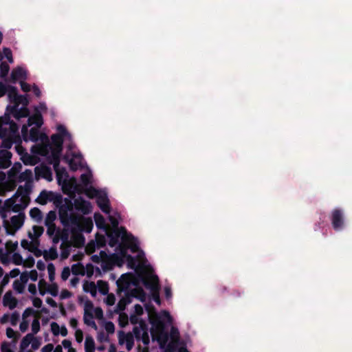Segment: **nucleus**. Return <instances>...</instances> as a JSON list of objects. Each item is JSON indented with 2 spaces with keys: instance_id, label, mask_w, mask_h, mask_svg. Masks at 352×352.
<instances>
[{
  "instance_id": "f257e3e1",
  "label": "nucleus",
  "mask_w": 352,
  "mask_h": 352,
  "mask_svg": "<svg viewBox=\"0 0 352 352\" xmlns=\"http://www.w3.org/2000/svg\"><path fill=\"white\" fill-rule=\"evenodd\" d=\"M57 131V133L51 136L52 144H47L43 147L41 150V154L47 158L48 162L52 164L54 170L57 171L60 165L63 142H68L67 151L64 158L68 162L72 170H76L83 167L82 154L80 152L73 151L75 144L72 142L71 133L63 124L58 125Z\"/></svg>"
},
{
  "instance_id": "f03ea898",
  "label": "nucleus",
  "mask_w": 352,
  "mask_h": 352,
  "mask_svg": "<svg viewBox=\"0 0 352 352\" xmlns=\"http://www.w3.org/2000/svg\"><path fill=\"white\" fill-rule=\"evenodd\" d=\"M142 283L146 288L154 289L159 283L158 276L153 272L133 274L125 273L120 276L116 281L117 294L120 299L113 309H109L110 314H118L119 318L124 314L126 306L136 298L135 287Z\"/></svg>"
},
{
  "instance_id": "7ed1b4c3",
  "label": "nucleus",
  "mask_w": 352,
  "mask_h": 352,
  "mask_svg": "<svg viewBox=\"0 0 352 352\" xmlns=\"http://www.w3.org/2000/svg\"><path fill=\"white\" fill-rule=\"evenodd\" d=\"M108 244L115 250L125 256L128 250L132 253H135L139 249V241L137 238L128 232L124 227L116 228L110 233L107 234Z\"/></svg>"
},
{
  "instance_id": "20e7f679",
  "label": "nucleus",
  "mask_w": 352,
  "mask_h": 352,
  "mask_svg": "<svg viewBox=\"0 0 352 352\" xmlns=\"http://www.w3.org/2000/svg\"><path fill=\"white\" fill-rule=\"evenodd\" d=\"M76 211L87 214L91 211V205L88 201L82 199H76L72 202L71 199L65 198L63 204L59 208L60 219L64 226L67 227L71 224H77L78 217Z\"/></svg>"
},
{
  "instance_id": "39448f33",
  "label": "nucleus",
  "mask_w": 352,
  "mask_h": 352,
  "mask_svg": "<svg viewBox=\"0 0 352 352\" xmlns=\"http://www.w3.org/2000/svg\"><path fill=\"white\" fill-rule=\"evenodd\" d=\"M172 323V318L167 311H162L151 321L149 333L153 342L165 343L169 337L168 327Z\"/></svg>"
},
{
  "instance_id": "423d86ee",
  "label": "nucleus",
  "mask_w": 352,
  "mask_h": 352,
  "mask_svg": "<svg viewBox=\"0 0 352 352\" xmlns=\"http://www.w3.org/2000/svg\"><path fill=\"white\" fill-rule=\"evenodd\" d=\"M118 338L119 344L125 346L128 351L133 347L135 338L137 341H141L147 345L150 342L148 327L144 322H140L138 326L133 327V332L125 333L124 331H119Z\"/></svg>"
},
{
  "instance_id": "0eeeda50",
  "label": "nucleus",
  "mask_w": 352,
  "mask_h": 352,
  "mask_svg": "<svg viewBox=\"0 0 352 352\" xmlns=\"http://www.w3.org/2000/svg\"><path fill=\"white\" fill-rule=\"evenodd\" d=\"M57 219L56 211H49L45 218L44 224L47 227V234L52 239L54 243H58L63 239V231L60 228L57 227L55 221Z\"/></svg>"
},
{
  "instance_id": "6e6552de",
  "label": "nucleus",
  "mask_w": 352,
  "mask_h": 352,
  "mask_svg": "<svg viewBox=\"0 0 352 352\" xmlns=\"http://www.w3.org/2000/svg\"><path fill=\"white\" fill-rule=\"evenodd\" d=\"M103 318V311L99 307H94L91 301H86L84 305L83 320L85 324L87 326L96 329L97 326L95 319H101Z\"/></svg>"
},
{
  "instance_id": "1a4fd4ad",
  "label": "nucleus",
  "mask_w": 352,
  "mask_h": 352,
  "mask_svg": "<svg viewBox=\"0 0 352 352\" xmlns=\"http://www.w3.org/2000/svg\"><path fill=\"white\" fill-rule=\"evenodd\" d=\"M25 206L23 204L22 198L19 195L13 197L6 200L4 206H0V213L3 219L6 218V212H23Z\"/></svg>"
},
{
  "instance_id": "9d476101",
  "label": "nucleus",
  "mask_w": 352,
  "mask_h": 352,
  "mask_svg": "<svg viewBox=\"0 0 352 352\" xmlns=\"http://www.w3.org/2000/svg\"><path fill=\"white\" fill-rule=\"evenodd\" d=\"M36 201L41 205H45L48 202H52L59 208L64 202L61 195L45 190L40 192Z\"/></svg>"
},
{
  "instance_id": "9b49d317",
  "label": "nucleus",
  "mask_w": 352,
  "mask_h": 352,
  "mask_svg": "<svg viewBox=\"0 0 352 352\" xmlns=\"http://www.w3.org/2000/svg\"><path fill=\"white\" fill-rule=\"evenodd\" d=\"M17 131H19V126L10 120L9 113L0 117V138H5L9 133L13 135Z\"/></svg>"
},
{
  "instance_id": "f8f14e48",
  "label": "nucleus",
  "mask_w": 352,
  "mask_h": 352,
  "mask_svg": "<svg viewBox=\"0 0 352 352\" xmlns=\"http://www.w3.org/2000/svg\"><path fill=\"white\" fill-rule=\"evenodd\" d=\"M22 138L25 142H36L41 139L42 134L38 128H31L28 132V126L23 125L21 129Z\"/></svg>"
},
{
  "instance_id": "ddd939ff",
  "label": "nucleus",
  "mask_w": 352,
  "mask_h": 352,
  "mask_svg": "<svg viewBox=\"0 0 352 352\" xmlns=\"http://www.w3.org/2000/svg\"><path fill=\"white\" fill-rule=\"evenodd\" d=\"M95 191V195L96 197V202L98 206L103 212L106 214H109L111 211V207L107 193L99 190Z\"/></svg>"
},
{
  "instance_id": "4468645a",
  "label": "nucleus",
  "mask_w": 352,
  "mask_h": 352,
  "mask_svg": "<svg viewBox=\"0 0 352 352\" xmlns=\"http://www.w3.org/2000/svg\"><path fill=\"white\" fill-rule=\"evenodd\" d=\"M35 177L37 179H44L48 182L53 179V173L52 168L46 165L40 164L34 168Z\"/></svg>"
},
{
  "instance_id": "2eb2a0df",
  "label": "nucleus",
  "mask_w": 352,
  "mask_h": 352,
  "mask_svg": "<svg viewBox=\"0 0 352 352\" xmlns=\"http://www.w3.org/2000/svg\"><path fill=\"white\" fill-rule=\"evenodd\" d=\"M331 223L336 231H340L344 226L343 212L341 209H335L331 213Z\"/></svg>"
},
{
  "instance_id": "dca6fc26",
  "label": "nucleus",
  "mask_w": 352,
  "mask_h": 352,
  "mask_svg": "<svg viewBox=\"0 0 352 352\" xmlns=\"http://www.w3.org/2000/svg\"><path fill=\"white\" fill-rule=\"evenodd\" d=\"M6 111H9V113L13 115V116L19 120L21 118H26L29 116L30 111L26 107H18L17 104L8 105Z\"/></svg>"
},
{
  "instance_id": "f3484780",
  "label": "nucleus",
  "mask_w": 352,
  "mask_h": 352,
  "mask_svg": "<svg viewBox=\"0 0 352 352\" xmlns=\"http://www.w3.org/2000/svg\"><path fill=\"white\" fill-rule=\"evenodd\" d=\"M0 139L1 140L0 148L9 149L20 139L19 131H17L16 133H14L13 135L9 133L8 135H6L5 138H1Z\"/></svg>"
},
{
  "instance_id": "a211bd4d",
  "label": "nucleus",
  "mask_w": 352,
  "mask_h": 352,
  "mask_svg": "<svg viewBox=\"0 0 352 352\" xmlns=\"http://www.w3.org/2000/svg\"><path fill=\"white\" fill-rule=\"evenodd\" d=\"M10 78L14 84L18 81L25 80L27 79V71L23 67H18L12 71Z\"/></svg>"
},
{
  "instance_id": "6ab92c4d",
  "label": "nucleus",
  "mask_w": 352,
  "mask_h": 352,
  "mask_svg": "<svg viewBox=\"0 0 352 352\" xmlns=\"http://www.w3.org/2000/svg\"><path fill=\"white\" fill-rule=\"evenodd\" d=\"M25 219V215L24 212H19V214L12 216L10 218L12 228L14 231L19 230L23 226Z\"/></svg>"
},
{
  "instance_id": "aec40b11",
  "label": "nucleus",
  "mask_w": 352,
  "mask_h": 352,
  "mask_svg": "<svg viewBox=\"0 0 352 352\" xmlns=\"http://www.w3.org/2000/svg\"><path fill=\"white\" fill-rule=\"evenodd\" d=\"M12 153L8 150L0 151V169H5L11 165Z\"/></svg>"
},
{
  "instance_id": "412c9836",
  "label": "nucleus",
  "mask_w": 352,
  "mask_h": 352,
  "mask_svg": "<svg viewBox=\"0 0 352 352\" xmlns=\"http://www.w3.org/2000/svg\"><path fill=\"white\" fill-rule=\"evenodd\" d=\"M85 275L88 278H91L93 276L97 277L101 275V271L99 267H95L91 263H87L85 266L84 265L83 276Z\"/></svg>"
},
{
  "instance_id": "4be33fe9",
  "label": "nucleus",
  "mask_w": 352,
  "mask_h": 352,
  "mask_svg": "<svg viewBox=\"0 0 352 352\" xmlns=\"http://www.w3.org/2000/svg\"><path fill=\"white\" fill-rule=\"evenodd\" d=\"M50 327L51 331L54 336L60 335L65 337L67 335V329L65 325L60 327L56 322H52Z\"/></svg>"
},
{
  "instance_id": "5701e85b",
  "label": "nucleus",
  "mask_w": 352,
  "mask_h": 352,
  "mask_svg": "<svg viewBox=\"0 0 352 352\" xmlns=\"http://www.w3.org/2000/svg\"><path fill=\"white\" fill-rule=\"evenodd\" d=\"M100 255H102V254L106 255V253L102 250L100 251ZM101 257H102V256H98L97 254H94L91 256V259L94 262H96L98 263H100V268H102V270L104 272L107 271V270L111 269V265L109 262L101 259Z\"/></svg>"
},
{
  "instance_id": "b1692460",
  "label": "nucleus",
  "mask_w": 352,
  "mask_h": 352,
  "mask_svg": "<svg viewBox=\"0 0 352 352\" xmlns=\"http://www.w3.org/2000/svg\"><path fill=\"white\" fill-rule=\"evenodd\" d=\"M83 291L89 293L92 297L97 296V284L91 281H85L82 285Z\"/></svg>"
},
{
  "instance_id": "393cba45",
  "label": "nucleus",
  "mask_w": 352,
  "mask_h": 352,
  "mask_svg": "<svg viewBox=\"0 0 352 352\" xmlns=\"http://www.w3.org/2000/svg\"><path fill=\"white\" fill-rule=\"evenodd\" d=\"M43 231H44V229L42 226H34L32 227V230L28 232V237L32 241H34L42 235V234L43 233Z\"/></svg>"
},
{
  "instance_id": "a878e982",
  "label": "nucleus",
  "mask_w": 352,
  "mask_h": 352,
  "mask_svg": "<svg viewBox=\"0 0 352 352\" xmlns=\"http://www.w3.org/2000/svg\"><path fill=\"white\" fill-rule=\"evenodd\" d=\"M30 216L37 223H41L43 221V213L41 210L37 207H34L30 210Z\"/></svg>"
},
{
  "instance_id": "bb28decb",
  "label": "nucleus",
  "mask_w": 352,
  "mask_h": 352,
  "mask_svg": "<svg viewBox=\"0 0 352 352\" xmlns=\"http://www.w3.org/2000/svg\"><path fill=\"white\" fill-rule=\"evenodd\" d=\"M32 341L36 342V339L34 338L33 333H28L22 339L20 344V349L21 351L26 350Z\"/></svg>"
},
{
  "instance_id": "cd10ccee",
  "label": "nucleus",
  "mask_w": 352,
  "mask_h": 352,
  "mask_svg": "<svg viewBox=\"0 0 352 352\" xmlns=\"http://www.w3.org/2000/svg\"><path fill=\"white\" fill-rule=\"evenodd\" d=\"M3 303L5 306H8L10 309H14L16 305V300L12 296L11 292H6L3 298Z\"/></svg>"
},
{
  "instance_id": "c85d7f7f",
  "label": "nucleus",
  "mask_w": 352,
  "mask_h": 352,
  "mask_svg": "<svg viewBox=\"0 0 352 352\" xmlns=\"http://www.w3.org/2000/svg\"><path fill=\"white\" fill-rule=\"evenodd\" d=\"M77 227L79 231L82 232L90 233L93 229V223L91 221H85L82 225H80L77 221V224H71Z\"/></svg>"
},
{
  "instance_id": "c756f323",
  "label": "nucleus",
  "mask_w": 352,
  "mask_h": 352,
  "mask_svg": "<svg viewBox=\"0 0 352 352\" xmlns=\"http://www.w3.org/2000/svg\"><path fill=\"white\" fill-rule=\"evenodd\" d=\"M43 123V118L41 115L30 116L28 120V126L34 125L36 128H39L42 126Z\"/></svg>"
},
{
  "instance_id": "7c9ffc66",
  "label": "nucleus",
  "mask_w": 352,
  "mask_h": 352,
  "mask_svg": "<svg viewBox=\"0 0 352 352\" xmlns=\"http://www.w3.org/2000/svg\"><path fill=\"white\" fill-rule=\"evenodd\" d=\"M7 95L10 102H14L16 98H21V96H19V94H18L17 88L12 85L9 86Z\"/></svg>"
},
{
  "instance_id": "2f4dec72",
  "label": "nucleus",
  "mask_w": 352,
  "mask_h": 352,
  "mask_svg": "<svg viewBox=\"0 0 352 352\" xmlns=\"http://www.w3.org/2000/svg\"><path fill=\"white\" fill-rule=\"evenodd\" d=\"M99 292L101 295H107L109 293V285L107 282L103 280H98L97 282V293Z\"/></svg>"
},
{
  "instance_id": "473e14b6",
  "label": "nucleus",
  "mask_w": 352,
  "mask_h": 352,
  "mask_svg": "<svg viewBox=\"0 0 352 352\" xmlns=\"http://www.w3.org/2000/svg\"><path fill=\"white\" fill-rule=\"evenodd\" d=\"M85 352L95 351V342L92 337L87 336L85 340Z\"/></svg>"
},
{
  "instance_id": "72a5a7b5",
  "label": "nucleus",
  "mask_w": 352,
  "mask_h": 352,
  "mask_svg": "<svg viewBox=\"0 0 352 352\" xmlns=\"http://www.w3.org/2000/svg\"><path fill=\"white\" fill-rule=\"evenodd\" d=\"M43 256L45 259L54 260L58 257V252L56 248H51L48 251H45Z\"/></svg>"
},
{
  "instance_id": "f704fd0d",
  "label": "nucleus",
  "mask_w": 352,
  "mask_h": 352,
  "mask_svg": "<svg viewBox=\"0 0 352 352\" xmlns=\"http://www.w3.org/2000/svg\"><path fill=\"white\" fill-rule=\"evenodd\" d=\"M32 178V172L31 170L26 169L19 173V179L20 182L29 181Z\"/></svg>"
},
{
  "instance_id": "c9c22d12",
  "label": "nucleus",
  "mask_w": 352,
  "mask_h": 352,
  "mask_svg": "<svg viewBox=\"0 0 352 352\" xmlns=\"http://www.w3.org/2000/svg\"><path fill=\"white\" fill-rule=\"evenodd\" d=\"M25 285L19 280H14L13 283V289L17 294H23L25 289Z\"/></svg>"
},
{
  "instance_id": "e433bc0d",
  "label": "nucleus",
  "mask_w": 352,
  "mask_h": 352,
  "mask_svg": "<svg viewBox=\"0 0 352 352\" xmlns=\"http://www.w3.org/2000/svg\"><path fill=\"white\" fill-rule=\"evenodd\" d=\"M84 265L81 263H76L72 265V272L74 275L83 276Z\"/></svg>"
},
{
  "instance_id": "4c0bfd02",
  "label": "nucleus",
  "mask_w": 352,
  "mask_h": 352,
  "mask_svg": "<svg viewBox=\"0 0 352 352\" xmlns=\"http://www.w3.org/2000/svg\"><path fill=\"white\" fill-rule=\"evenodd\" d=\"M9 252L3 248H0V261L6 265L9 263Z\"/></svg>"
},
{
  "instance_id": "58836bf2",
  "label": "nucleus",
  "mask_w": 352,
  "mask_h": 352,
  "mask_svg": "<svg viewBox=\"0 0 352 352\" xmlns=\"http://www.w3.org/2000/svg\"><path fill=\"white\" fill-rule=\"evenodd\" d=\"M11 259L12 263L17 265H21L23 263L22 256L18 252L13 253Z\"/></svg>"
},
{
  "instance_id": "ea45409f",
  "label": "nucleus",
  "mask_w": 352,
  "mask_h": 352,
  "mask_svg": "<svg viewBox=\"0 0 352 352\" xmlns=\"http://www.w3.org/2000/svg\"><path fill=\"white\" fill-rule=\"evenodd\" d=\"M91 174L89 173H83L80 176V181L82 184L85 186H87L91 183Z\"/></svg>"
},
{
  "instance_id": "a19ab883",
  "label": "nucleus",
  "mask_w": 352,
  "mask_h": 352,
  "mask_svg": "<svg viewBox=\"0 0 352 352\" xmlns=\"http://www.w3.org/2000/svg\"><path fill=\"white\" fill-rule=\"evenodd\" d=\"M19 96H21V98H16V99L13 102L14 104H17L18 107H19L20 104H23L24 107L25 105H27L28 103V99L27 96L26 95H20L19 94Z\"/></svg>"
},
{
  "instance_id": "79ce46f5",
  "label": "nucleus",
  "mask_w": 352,
  "mask_h": 352,
  "mask_svg": "<svg viewBox=\"0 0 352 352\" xmlns=\"http://www.w3.org/2000/svg\"><path fill=\"white\" fill-rule=\"evenodd\" d=\"M95 219H96V225L97 228L99 229L105 230L106 226H105V223H104V220L103 217L102 216H100L99 217H96Z\"/></svg>"
},
{
  "instance_id": "37998d69",
  "label": "nucleus",
  "mask_w": 352,
  "mask_h": 352,
  "mask_svg": "<svg viewBox=\"0 0 352 352\" xmlns=\"http://www.w3.org/2000/svg\"><path fill=\"white\" fill-rule=\"evenodd\" d=\"M40 330V322L39 320L36 318H34L32 322V331L34 334L37 333Z\"/></svg>"
},
{
  "instance_id": "c03bdc74",
  "label": "nucleus",
  "mask_w": 352,
  "mask_h": 352,
  "mask_svg": "<svg viewBox=\"0 0 352 352\" xmlns=\"http://www.w3.org/2000/svg\"><path fill=\"white\" fill-rule=\"evenodd\" d=\"M104 302L108 306H113L116 302V297L113 294H107Z\"/></svg>"
},
{
  "instance_id": "a18cd8bd",
  "label": "nucleus",
  "mask_w": 352,
  "mask_h": 352,
  "mask_svg": "<svg viewBox=\"0 0 352 352\" xmlns=\"http://www.w3.org/2000/svg\"><path fill=\"white\" fill-rule=\"evenodd\" d=\"M104 329L108 334L113 333L115 331V325L111 321H107L104 323Z\"/></svg>"
},
{
  "instance_id": "49530a36",
  "label": "nucleus",
  "mask_w": 352,
  "mask_h": 352,
  "mask_svg": "<svg viewBox=\"0 0 352 352\" xmlns=\"http://www.w3.org/2000/svg\"><path fill=\"white\" fill-rule=\"evenodd\" d=\"M34 314V310L32 308L28 307L25 309L22 315V319L28 320L29 317L33 316Z\"/></svg>"
},
{
  "instance_id": "de8ad7c7",
  "label": "nucleus",
  "mask_w": 352,
  "mask_h": 352,
  "mask_svg": "<svg viewBox=\"0 0 352 352\" xmlns=\"http://www.w3.org/2000/svg\"><path fill=\"white\" fill-rule=\"evenodd\" d=\"M71 270L69 267H65L61 272V278L63 280H67L69 277Z\"/></svg>"
},
{
  "instance_id": "09e8293b",
  "label": "nucleus",
  "mask_w": 352,
  "mask_h": 352,
  "mask_svg": "<svg viewBox=\"0 0 352 352\" xmlns=\"http://www.w3.org/2000/svg\"><path fill=\"white\" fill-rule=\"evenodd\" d=\"M3 53H4V55H5L6 58H7V60L10 63H13V59H12V53L11 50L10 48L5 47L3 49Z\"/></svg>"
},
{
  "instance_id": "8fccbe9b",
  "label": "nucleus",
  "mask_w": 352,
  "mask_h": 352,
  "mask_svg": "<svg viewBox=\"0 0 352 352\" xmlns=\"http://www.w3.org/2000/svg\"><path fill=\"white\" fill-rule=\"evenodd\" d=\"M9 66L4 63H1L0 65L1 76H4L8 74L9 72Z\"/></svg>"
},
{
  "instance_id": "3c124183",
  "label": "nucleus",
  "mask_w": 352,
  "mask_h": 352,
  "mask_svg": "<svg viewBox=\"0 0 352 352\" xmlns=\"http://www.w3.org/2000/svg\"><path fill=\"white\" fill-rule=\"evenodd\" d=\"M30 320H22V322L20 323L19 329L21 332H25L29 327Z\"/></svg>"
},
{
  "instance_id": "603ef678",
  "label": "nucleus",
  "mask_w": 352,
  "mask_h": 352,
  "mask_svg": "<svg viewBox=\"0 0 352 352\" xmlns=\"http://www.w3.org/2000/svg\"><path fill=\"white\" fill-rule=\"evenodd\" d=\"M128 258H129V261H128V266L131 268V269H133L135 270L136 268V260L134 257L131 256V255H129L128 256Z\"/></svg>"
},
{
  "instance_id": "864d4df0",
  "label": "nucleus",
  "mask_w": 352,
  "mask_h": 352,
  "mask_svg": "<svg viewBox=\"0 0 352 352\" xmlns=\"http://www.w3.org/2000/svg\"><path fill=\"white\" fill-rule=\"evenodd\" d=\"M9 86L0 82V97L7 94Z\"/></svg>"
},
{
  "instance_id": "5fc2aeb1",
  "label": "nucleus",
  "mask_w": 352,
  "mask_h": 352,
  "mask_svg": "<svg viewBox=\"0 0 352 352\" xmlns=\"http://www.w3.org/2000/svg\"><path fill=\"white\" fill-rule=\"evenodd\" d=\"M22 164L20 162H16L13 164L12 170L17 173H20L22 170Z\"/></svg>"
},
{
  "instance_id": "6e6d98bb",
  "label": "nucleus",
  "mask_w": 352,
  "mask_h": 352,
  "mask_svg": "<svg viewBox=\"0 0 352 352\" xmlns=\"http://www.w3.org/2000/svg\"><path fill=\"white\" fill-rule=\"evenodd\" d=\"M28 277H29V279H30L31 280L36 281L38 278V273H37L36 270H31L28 273Z\"/></svg>"
},
{
  "instance_id": "4d7b16f0",
  "label": "nucleus",
  "mask_w": 352,
  "mask_h": 352,
  "mask_svg": "<svg viewBox=\"0 0 352 352\" xmlns=\"http://www.w3.org/2000/svg\"><path fill=\"white\" fill-rule=\"evenodd\" d=\"M21 85V88L23 91L24 92H28L30 91V85L25 82V80L19 82Z\"/></svg>"
},
{
  "instance_id": "13d9d810",
  "label": "nucleus",
  "mask_w": 352,
  "mask_h": 352,
  "mask_svg": "<svg viewBox=\"0 0 352 352\" xmlns=\"http://www.w3.org/2000/svg\"><path fill=\"white\" fill-rule=\"evenodd\" d=\"M28 280H29L28 273L23 272V273L20 274V281L21 283H23V284L25 285Z\"/></svg>"
},
{
  "instance_id": "bf43d9fd",
  "label": "nucleus",
  "mask_w": 352,
  "mask_h": 352,
  "mask_svg": "<svg viewBox=\"0 0 352 352\" xmlns=\"http://www.w3.org/2000/svg\"><path fill=\"white\" fill-rule=\"evenodd\" d=\"M164 293L165 296L167 300H169L172 298V291L171 288L169 286H165L164 287Z\"/></svg>"
},
{
  "instance_id": "052dcab7",
  "label": "nucleus",
  "mask_w": 352,
  "mask_h": 352,
  "mask_svg": "<svg viewBox=\"0 0 352 352\" xmlns=\"http://www.w3.org/2000/svg\"><path fill=\"white\" fill-rule=\"evenodd\" d=\"M72 296V294L68 290H63L60 292V297L61 299H67L69 298Z\"/></svg>"
},
{
  "instance_id": "680f3d73",
  "label": "nucleus",
  "mask_w": 352,
  "mask_h": 352,
  "mask_svg": "<svg viewBox=\"0 0 352 352\" xmlns=\"http://www.w3.org/2000/svg\"><path fill=\"white\" fill-rule=\"evenodd\" d=\"M32 303L34 307L36 308H40L42 306L43 301L39 298H34L32 300Z\"/></svg>"
},
{
  "instance_id": "e2e57ef3",
  "label": "nucleus",
  "mask_w": 352,
  "mask_h": 352,
  "mask_svg": "<svg viewBox=\"0 0 352 352\" xmlns=\"http://www.w3.org/2000/svg\"><path fill=\"white\" fill-rule=\"evenodd\" d=\"M53 350L54 345L52 344H47L42 348L41 352H52Z\"/></svg>"
},
{
  "instance_id": "0e129e2a",
  "label": "nucleus",
  "mask_w": 352,
  "mask_h": 352,
  "mask_svg": "<svg viewBox=\"0 0 352 352\" xmlns=\"http://www.w3.org/2000/svg\"><path fill=\"white\" fill-rule=\"evenodd\" d=\"M28 292L32 295H35L37 292V287L35 284H30L28 285Z\"/></svg>"
},
{
  "instance_id": "69168bd1",
  "label": "nucleus",
  "mask_w": 352,
  "mask_h": 352,
  "mask_svg": "<svg viewBox=\"0 0 352 352\" xmlns=\"http://www.w3.org/2000/svg\"><path fill=\"white\" fill-rule=\"evenodd\" d=\"M32 91H33L34 94L38 98H39L41 95V91L39 87L36 85H33Z\"/></svg>"
},
{
  "instance_id": "338daca9",
  "label": "nucleus",
  "mask_w": 352,
  "mask_h": 352,
  "mask_svg": "<svg viewBox=\"0 0 352 352\" xmlns=\"http://www.w3.org/2000/svg\"><path fill=\"white\" fill-rule=\"evenodd\" d=\"M36 267L40 271H43L45 269V263L42 260H39L36 263Z\"/></svg>"
},
{
  "instance_id": "774afa93",
  "label": "nucleus",
  "mask_w": 352,
  "mask_h": 352,
  "mask_svg": "<svg viewBox=\"0 0 352 352\" xmlns=\"http://www.w3.org/2000/svg\"><path fill=\"white\" fill-rule=\"evenodd\" d=\"M21 274L20 270L18 268H14L10 272V276L12 278H16Z\"/></svg>"
}]
</instances>
